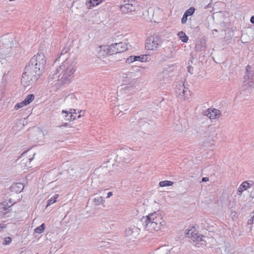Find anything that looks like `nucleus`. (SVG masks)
Here are the masks:
<instances>
[{
    "instance_id": "nucleus-11",
    "label": "nucleus",
    "mask_w": 254,
    "mask_h": 254,
    "mask_svg": "<svg viewBox=\"0 0 254 254\" xmlns=\"http://www.w3.org/2000/svg\"><path fill=\"white\" fill-rule=\"evenodd\" d=\"M24 186L23 184L16 183L13 184L11 187V191L16 193L20 192L24 189Z\"/></svg>"
},
{
    "instance_id": "nucleus-23",
    "label": "nucleus",
    "mask_w": 254,
    "mask_h": 254,
    "mask_svg": "<svg viewBox=\"0 0 254 254\" xmlns=\"http://www.w3.org/2000/svg\"><path fill=\"white\" fill-rule=\"evenodd\" d=\"M6 204H7V203L6 202H5V201L2 202L0 204V205L2 207V208L3 209V210L4 211H1V212H2L3 214H6L7 213V212H6V210L7 209H8V207L7 208H6Z\"/></svg>"
},
{
    "instance_id": "nucleus-12",
    "label": "nucleus",
    "mask_w": 254,
    "mask_h": 254,
    "mask_svg": "<svg viewBox=\"0 0 254 254\" xmlns=\"http://www.w3.org/2000/svg\"><path fill=\"white\" fill-rule=\"evenodd\" d=\"M253 182H252V184H250L247 181H245L243 182L238 189V192H240V193L241 194L244 190H246L249 188H250L251 186L253 185Z\"/></svg>"
},
{
    "instance_id": "nucleus-14",
    "label": "nucleus",
    "mask_w": 254,
    "mask_h": 254,
    "mask_svg": "<svg viewBox=\"0 0 254 254\" xmlns=\"http://www.w3.org/2000/svg\"><path fill=\"white\" fill-rule=\"evenodd\" d=\"M144 56L140 57V56H130L129 58L127 59V61L128 62H133L136 61H139L141 62L143 61Z\"/></svg>"
},
{
    "instance_id": "nucleus-18",
    "label": "nucleus",
    "mask_w": 254,
    "mask_h": 254,
    "mask_svg": "<svg viewBox=\"0 0 254 254\" xmlns=\"http://www.w3.org/2000/svg\"><path fill=\"white\" fill-rule=\"evenodd\" d=\"M59 194H56L53 197H52L49 200H48L47 202V207L56 202L57 201V199L59 197Z\"/></svg>"
},
{
    "instance_id": "nucleus-20",
    "label": "nucleus",
    "mask_w": 254,
    "mask_h": 254,
    "mask_svg": "<svg viewBox=\"0 0 254 254\" xmlns=\"http://www.w3.org/2000/svg\"><path fill=\"white\" fill-rule=\"evenodd\" d=\"M103 0H89L90 6L94 7L99 5Z\"/></svg>"
},
{
    "instance_id": "nucleus-17",
    "label": "nucleus",
    "mask_w": 254,
    "mask_h": 254,
    "mask_svg": "<svg viewBox=\"0 0 254 254\" xmlns=\"http://www.w3.org/2000/svg\"><path fill=\"white\" fill-rule=\"evenodd\" d=\"M174 183L170 181H163L159 183V186L161 187H165L168 186H171L173 185Z\"/></svg>"
},
{
    "instance_id": "nucleus-28",
    "label": "nucleus",
    "mask_w": 254,
    "mask_h": 254,
    "mask_svg": "<svg viewBox=\"0 0 254 254\" xmlns=\"http://www.w3.org/2000/svg\"><path fill=\"white\" fill-rule=\"evenodd\" d=\"M112 195H113V193L112 192H109L108 193L107 198H109Z\"/></svg>"
},
{
    "instance_id": "nucleus-8",
    "label": "nucleus",
    "mask_w": 254,
    "mask_h": 254,
    "mask_svg": "<svg viewBox=\"0 0 254 254\" xmlns=\"http://www.w3.org/2000/svg\"><path fill=\"white\" fill-rule=\"evenodd\" d=\"M138 6V2L135 0H128L127 3L122 5L120 8L123 12L128 13L136 10Z\"/></svg>"
},
{
    "instance_id": "nucleus-26",
    "label": "nucleus",
    "mask_w": 254,
    "mask_h": 254,
    "mask_svg": "<svg viewBox=\"0 0 254 254\" xmlns=\"http://www.w3.org/2000/svg\"><path fill=\"white\" fill-rule=\"evenodd\" d=\"M209 180V178L207 177H203L202 179L203 182H207Z\"/></svg>"
},
{
    "instance_id": "nucleus-9",
    "label": "nucleus",
    "mask_w": 254,
    "mask_h": 254,
    "mask_svg": "<svg viewBox=\"0 0 254 254\" xmlns=\"http://www.w3.org/2000/svg\"><path fill=\"white\" fill-rule=\"evenodd\" d=\"M114 46L116 54L123 53L127 49V44L125 42H120L118 43H115Z\"/></svg>"
},
{
    "instance_id": "nucleus-25",
    "label": "nucleus",
    "mask_w": 254,
    "mask_h": 254,
    "mask_svg": "<svg viewBox=\"0 0 254 254\" xmlns=\"http://www.w3.org/2000/svg\"><path fill=\"white\" fill-rule=\"evenodd\" d=\"M188 19V16L186 15L185 13L183 15V16L182 18L181 22L183 24H185L186 23Z\"/></svg>"
},
{
    "instance_id": "nucleus-6",
    "label": "nucleus",
    "mask_w": 254,
    "mask_h": 254,
    "mask_svg": "<svg viewBox=\"0 0 254 254\" xmlns=\"http://www.w3.org/2000/svg\"><path fill=\"white\" fill-rule=\"evenodd\" d=\"M79 115L77 116H73V114H76V110L74 109H70L69 111L65 110L62 111L63 118L66 121H73L84 116V111L80 110L78 112Z\"/></svg>"
},
{
    "instance_id": "nucleus-3",
    "label": "nucleus",
    "mask_w": 254,
    "mask_h": 254,
    "mask_svg": "<svg viewBox=\"0 0 254 254\" xmlns=\"http://www.w3.org/2000/svg\"><path fill=\"white\" fill-rule=\"evenodd\" d=\"M32 64L34 65L36 71L43 70L46 64V60L44 54L38 53L34 56L31 60Z\"/></svg>"
},
{
    "instance_id": "nucleus-5",
    "label": "nucleus",
    "mask_w": 254,
    "mask_h": 254,
    "mask_svg": "<svg viewBox=\"0 0 254 254\" xmlns=\"http://www.w3.org/2000/svg\"><path fill=\"white\" fill-rule=\"evenodd\" d=\"M187 237L190 238L193 242L205 241L206 237L204 235L200 234L196 230L194 227L191 226L186 233Z\"/></svg>"
},
{
    "instance_id": "nucleus-24",
    "label": "nucleus",
    "mask_w": 254,
    "mask_h": 254,
    "mask_svg": "<svg viewBox=\"0 0 254 254\" xmlns=\"http://www.w3.org/2000/svg\"><path fill=\"white\" fill-rule=\"evenodd\" d=\"M11 242V239L10 237H6L5 239H4V242L3 243L4 245H8L9 244H10Z\"/></svg>"
},
{
    "instance_id": "nucleus-16",
    "label": "nucleus",
    "mask_w": 254,
    "mask_h": 254,
    "mask_svg": "<svg viewBox=\"0 0 254 254\" xmlns=\"http://www.w3.org/2000/svg\"><path fill=\"white\" fill-rule=\"evenodd\" d=\"M34 95L32 94L27 95L26 98L23 100L26 105L29 104L34 99Z\"/></svg>"
},
{
    "instance_id": "nucleus-21",
    "label": "nucleus",
    "mask_w": 254,
    "mask_h": 254,
    "mask_svg": "<svg viewBox=\"0 0 254 254\" xmlns=\"http://www.w3.org/2000/svg\"><path fill=\"white\" fill-rule=\"evenodd\" d=\"M194 10L195 8L193 7H191L186 11L185 14L187 15L188 16L192 15L194 13Z\"/></svg>"
},
{
    "instance_id": "nucleus-29",
    "label": "nucleus",
    "mask_w": 254,
    "mask_h": 254,
    "mask_svg": "<svg viewBox=\"0 0 254 254\" xmlns=\"http://www.w3.org/2000/svg\"><path fill=\"white\" fill-rule=\"evenodd\" d=\"M4 228H5V225H0V231H1Z\"/></svg>"
},
{
    "instance_id": "nucleus-31",
    "label": "nucleus",
    "mask_w": 254,
    "mask_h": 254,
    "mask_svg": "<svg viewBox=\"0 0 254 254\" xmlns=\"http://www.w3.org/2000/svg\"><path fill=\"white\" fill-rule=\"evenodd\" d=\"M77 113L76 112V114H73V116H77L76 115H77Z\"/></svg>"
},
{
    "instance_id": "nucleus-1",
    "label": "nucleus",
    "mask_w": 254,
    "mask_h": 254,
    "mask_svg": "<svg viewBox=\"0 0 254 254\" xmlns=\"http://www.w3.org/2000/svg\"><path fill=\"white\" fill-rule=\"evenodd\" d=\"M76 63L71 60H66L57 69L59 81L65 83L71 79L76 70Z\"/></svg>"
},
{
    "instance_id": "nucleus-10",
    "label": "nucleus",
    "mask_w": 254,
    "mask_h": 254,
    "mask_svg": "<svg viewBox=\"0 0 254 254\" xmlns=\"http://www.w3.org/2000/svg\"><path fill=\"white\" fill-rule=\"evenodd\" d=\"M206 116L211 120L215 119L220 116V112L216 109H209Z\"/></svg>"
},
{
    "instance_id": "nucleus-19",
    "label": "nucleus",
    "mask_w": 254,
    "mask_h": 254,
    "mask_svg": "<svg viewBox=\"0 0 254 254\" xmlns=\"http://www.w3.org/2000/svg\"><path fill=\"white\" fill-rule=\"evenodd\" d=\"M44 229H45V224L43 223L42 225H41L40 226H39V227L36 228L34 229V231H35V232H36L37 233L40 234V233H42L44 231Z\"/></svg>"
},
{
    "instance_id": "nucleus-4",
    "label": "nucleus",
    "mask_w": 254,
    "mask_h": 254,
    "mask_svg": "<svg viewBox=\"0 0 254 254\" xmlns=\"http://www.w3.org/2000/svg\"><path fill=\"white\" fill-rule=\"evenodd\" d=\"M161 43V39L157 35L150 36L146 41L145 48L147 50H156Z\"/></svg>"
},
{
    "instance_id": "nucleus-22",
    "label": "nucleus",
    "mask_w": 254,
    "mask_h": 254,
    "mask_svg": "<svg viewBox=\"0 0 254 254\" xmlns=\"http://www.w3.org/2000/svg\"><path fill=\"white\" fill-rule=\"evenodd\" d=\"M25 106H26V105H25V103L23 101L21 102L17 103L14 106V109L15 110H18L19 109H20Z\"/></svg>"
},
{
    "instance_id": "nucleus-27",
    "label": "nucleus",
    "mask_w": 254,
    "mask_h": 254,
    "mask_svg": "<svg viewBox=\"0 0 254 254\" xmlns=\"http://www.w3.org/2000/svg\"><path fill=\"white\" fill-rule=\"evenodd\" d=\"M250 21L251 23L254 24V15L251 17Z\"/></svg>"
},
{
    "instance_id": "nucleus-30",
    "label": "nucleus",
    "mask_w": 254,
    "mask_h": 254,
    "mask_svg": "<svg viewBox=\"0 0 254 254\" xmlns=\"http://www.w3.org/2000/svg\"><path fill=\"white\" fill-rule=\"evenodd\" d=\"M250 68H251L250 66L248 65L247 66V72H248V70H249Z\"/></svg>"
},
{
    "instance_id": "nucleus-7",
    "label": "nucleus",
    "mask_w": 254,
    "mask_h": 254,
    "mask_svg": "<svg viewBox=\"0 0 254 254\" xmlns=\"http://www.w3.org/2000/svg\"><path fill=\"white\" fill-rule=\"evenodd\" d=\"M114 54H117L114 44L102 46L100 47V50L98 52L99 58H104L107 56Z\"/></svg>"
},
{
    "instance_id": "nucleus-2",
    "label": "nucleus",
    "mask_w": 254,
    "mask_h": 254,
    "mask_svg": "<svg viewBox=\"0 0 254 254\" xmlns=\"http://www.w3.org/2000/svg\"><path fill=\"white\" fill-rule=\"evenodd\" d=\"M145 223V229L150 232L158 231L165 225L162 215L158 213H151L147 216Z\"/></svg>"
},
{
    "instance_id": "nucleus-13",
    "label": "nucleus",
    "mask_w": 254,
    "mask_h": 254,
    "mask_svg": "<svg viewBox=\"0 0 254 254\" xmlns=\"http://www.w3.org/2000/svg\"><path fill=\"white\" fill-rule=\"evenodd\" d=\"M28 75L26 72L23 73L21 78V83L23 84L24 86L29 85L30 80L27 81V80L28 79Z\"/></svg>"
},
{
    "instance_id": "nucleus-15",
    "label": "nucleus",
    "mask_w": 254,
    "mask_h": 254,
    "mask_svg": "<svg viewBox=\"0 0 254 254\" xmlns=\"http://www.w3.org/2000/svg\"><path fill=\"white\" fill-rule=\"evenodd\" d=\"M178 35L182 42L184 43L187 42L188 40V37L187 36L185 32L183 31L179 32L178 34Z\"/></svg>"
}]
</instances>
